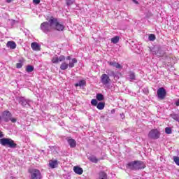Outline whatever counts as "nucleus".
<instances>
[{"label": "nucleus", "mask_w": 179, "mask_h": 179, "mask_svg": "<svg viewBox=\"0 0 179 179\" xmlns=\"http://www.w3.org/2000/svg\"><path fill=\"white\" fill-rule=\"evenodd\" d=\"M0 145H2V146H8V148H10L11 149L17 148V144L15 143V141L8 138H1Z\"/></svg>", "instance_id": "obj_2"}, {"label": "nucleus", "mask_w": 179, "mask_h": 179, "mask_svg": "<svg viewBox=\"0 0 179 179\" xmlns=\"http://www.w3.org/2000/svg\"><path fill=\"white\" fill-rule=\"evenodd\" d=\"M101 82L103 85H108L111 82L110 79V76L108 74H102L101 76Z\"/></svg>", "instance_id": "obj_9"}, {"label": "nucleus", "mask_w": 179, "mask_h": 179, "mask_svg": "<svg viewBox=\"0 0 179 179\" xmlns=\"http://www.w3.org/2000/svg\"><path fill=\"white\" fill-rule=\"evenodd\" d=\"M171 118H173V120H175V121H178V122H179V115L177 114H171Z\"/></svg>", "instance_id": "obj_24"}, {"label": "nucleus", "mask_w": 179, "mask_h": 179, "mask_svg": "<svg viewBox=\"0 0 179 179\" xmlns=\"http://www.w3.org/2000/svg\"><path fill=\"white\" fill-rule=\"evenodd\" d=\"M157 94L158 99H159L160 100H164V99H166L167 92H166V89H164V87H162L157 90Z\"/></svg>", "instance_id": "obj_8"}, {"label": "nucleus", "mask_w": 179, "mask_h": 179, "mask_svg": "<svg viewBox=\"0 0 179 179\" xmlns=\"http://www.w3.org/2000/svg\"><path fill=\"white\" fill-rule=\"evenodd\" d=\"M22 105L24 107V106H27V102L26 101H22Z\"/></svg>", "instance_id": "obj_36"}, {"label": "nucleus", "mask_w": 179, "mask_h": 179, "mask_svg": "<svg viewBox=\"0 0 179 179\" xmlns=\"http://www.w3.org/2000/svg\"><path fill=\"white\" fill-rule=\"evenodd\" d=\"M13 0H6V2H7V3H10V2H13Z\"/></svg>", "instance_id": "obj_38"}, {"label": "nucleus", "mask_w": 179, "mask_h": 179, "mask_svg": "<svg viewBox=\"0 0 179 179\" xmlns=\"http://www.w3.org/2000/svg\"><path fill=\"white\" fill-rule=\"evenodd\" d=\"M1 120H2V117L0 116V121H1Z\"/></svg>", "instance_id": "obj_42"}, {"label": "nucleus", "mask_w": 179, "mask_h": 179, "mask_svg": "<svg viewBox=\"0 0 179 179\" xmlns=\"http://www.w3.org/2000/svg\"><path fill=\"white\" fill-rule=\"evenodd\" d=\"M73 171L76 174H78V176H82V174H83V169L78 166L73 167Z\"/></svg>", "instance_id": "obj_12"}, {"label": "nucleus", "mask_w": 179, "mask_h": 179, "mask_svg": "<svg viewBox=\"0 0 179 179\" xmlns=\"http://www.w3.org/2000/svg\"><path fill=\"white\" fill-rule=\"evenodd\" d=\"M2 118L6 122H8V121H11V122H16V118L12 117V113L9 112V110L3 111L2 113Z\"/></svg>", "instance_id": "obj_6"}, {"label": "nucleus", "mask_w": 179, "mask_h": 179, "mask_svg": "<svg viewBox=\"0 0 179 179\" xmlns=\"http://www.w3.org/2000/svg\"><path fill=\"white\" fill-rule=\"evenodd\" d=\"M148 138L150 139H159L160 138V131L157 129H151L148 133Z\"/></svg>", "instance_id": "obj_7"}, {"label": "nucleus", "mask_w": 179, "mask_h": 179, "mask_svg": "<svg viewBox=\"0 0 179 179\" xmlns=\"http://www.w3.org/2000/svg\"><path fill=\"white\" fill-rule=\"evenodd\" d=\"M127 167L131 170H142V169H145L146 166H145V164L141 161H135L127 164Z\"/></svg>", "instance_id": "obj_1"}, {"label": "nucleus", "mask_w": 179, "mask_h": 179, "mask_svg": "<svg viewBox=\"0 0 179 179\" xmlns=\"http://www.w3.org/2000/svg\"><path fill=\"white\" fill-rule=\"evenodd\" d=\"M26 71L28 73L33 72L34 71V66L28 65L27 66Z\"/></svg>", "instance_id": "obj_23"}, {"label": "nucleus", "mask_w": 179, "mask_h": 179, "mask_svg": "<svg viewBox=\"0 0 179 179\" xmlns=\"http://www.w3.org/2000/svg\"><path fill=\"white\" fill-rule=\"evenodd\" d=\"M6 47H8V48H10V50H15V48H16V43L13 41H8Z\"/></svg>", "instance_id": "obj_13"}, {"label": "nucleus", "mask_w": 179, "mask_h": 179, "mask_svg": "<svg viewBox=\"0 0 179 179\" xmlns=\"http://www.w3.org/2000/svg\"><path fill=\"white\" fill-rule=\"evenodd\" d=\"M66 3L67 6H71V5H73V1L72 0H66Z\"/></svg>", "instance_id": "obj_32"}, {"label": "nucleus", "mask_w": 179, "mask_h": 179, "mask_svg": "<svg viewBox=\"0 0 179 179\" xmlns=\"http://www.w3.org/2000/svg\"><path fill=\"white\" fill-rule=\"evenodd\" d=\"M33 3H35V5H38V3H40V0H33Z\"/></svg>", "instance_id": "obj_34"}, {"label": "nucleus", "mask_w": 179, "mask_h": 179, "mask_svg": "<svg viewBox=\"0 0 179 179\" xmlns=\"http://www.w3.org/2000/svg\"><path fill=\"white\" fill-rule=\"evenodd\" d=\"M121 117H122V119L125 118V115H124V113L120 114Z\"/></svg>", "instance_id": "obj_41"}, {"label": "nucleus", "mask_w": 179, "mask_h": 179, "mask_svg": "<svg viewBox=\"0 0 179 179\" xmlns=\"http://www.w3.org/2000/svg\"><path fill=\"white\" fill-rule=\"evenodd\" d=\"M52 64H58V62H59L58 60V56L53 57L52 59Z\"/></svg>", "instance_id": "obj_27"}, {"label": "nucleus", "mask_w": 179, "mask_h": 179, "mask_svg": "<svg viewBox=\"0 0 179 179\" xmlns=\"http://www.w3.org/2000/svg\"><path fill=\"white\" fill-rule=\"evenodd\" d=\"M110 73L113 76L114 78H117V76L115 75V73H114L113 71H110Z\"/></svg>", "instance_id": "obj_35"}, {"label": "nucleus", "mask_w": 179, "mask_h": 179, "mask_svg": "<svg viewBox=\"0 0 179 179\" xmlns=\"http://www.w3.org/2000/svg\"><path fill=\"white\" fill-rule=\"evenodd\" d=\"M68 143L70 145V148H76V141H75V139H69Z\"/></svg>", "instance_id": "obj_16"}, {"label": "nucleus", "mask_w": 179, "mask_h": 179, "mask_svg": "<svg viewBox=\"0 0 179 179\" xmlns=\"http://www.w3.org/2000/svg\"><path fill=\"white\" fill-rule=\"evenodd\" d=\"M108 64L110 66H113L114 68H116L117 69H122V66L115 61L108 62Z\"/></svg>", "instance_id": "obj_10"}, {"label": "nucleus", "mask_w": 179, "mask_h": 179, "mask_svg": "<svg viewBox=\"0 0 179 179\" xmlns=\"http://www.w3.org/2000/svg\"><path fill=\"white\" fill-rule=\"evenodd\" d=\"M104 107H106V103L104 102H99L96 105V108H98V110H104Z\"/></svg>", "instance_id": "obj_18"}, {"label": "nucleus", "mask_w": 179, "mask_h": 179, "mask_svg": "<svg viewBox=\"0 0 179 179\" xmlns=\"http://www.w3.org/2000/svg\"><path fill=\"white\" fill-rule=\"evenodd\" d=\"M41 29L43 33H50L53 29V25H51V17L48 20V22H44L41 24Z\"/></svg>", "instance_id": "obj_5"}, {"label": "nucleus", "mask_w": 179, "mask_h": 179, "mask_svg": "<svg viewBox=\"0 0 179 179\" xmlns=\"http://www.w3.org/2000/svg\"><path fill=\"white\" fill-rule=\"evenodd\" d=\"M69 64L66 62H62V64L60 65V69L62 71H65L66 69L69 67Z\"/></svg>", "instance_id": "obj_19"}, {"label": "nucleus", "mask_w": 179, "mask_h": 179, "mask_svg": "<svg viewBox=\"0 0 179 179\" xmlns=\"http://www.w3.org/2000/svg\"><path fill=\"white\" fill-rule=\"evenodd\" d=\"M28 173L30 174V179H43L41 171L37 169H29Z\"/></svg>", "instance_id": "obj_4"}, {"label": "nucleus", "mask_w": 179, "mask_h": 179, "mask_svg": "<svg viewBox=\"0 0 179 179\" xmlns=\"http://www.w3.org/2000/svg\"><path fill=\"white\" fill-rule=\"evenodd\" d=\"M148 38L150 41H155L156 40V36H155L153 34H151L149 35Z\"/></svg>", "instance_id": "obj_25"}, {"label": "nucleus", "mask_w": 179, "mask_h": 179, "mask_svg": "<svg viewBox=\"0 0 179 179\" xmlns=\"http://www.w3.org/2000/svg\"><path fill=\"white\" fill-rule=\"evenodd\" d=\"M89 159L90 160V162H92V163H97L99 162V159L97 158H96V157H90L89 158Z\"/></svg>", "instance_id": "obj_26"}, {"label": "nucleus", "mask_w": 179, "mask_h": 179, "mask_svg": "<svg viewBox=\"0 0 179 179\" xmlns=\"http://www.w3.org/2000/svg\"><path fill=\"white\" fill-rule=\"evenodd\" d=\"M59 62H62V61H65V56L61 55L58 57Z\"/></svg>", "instance_id": "obj_33"}, {"label": "nucleus", "mask_w": 179, "mask_h": 179, "mask_svg": "<svg viewBox=\"0 0 179 179\" xmlns=\"http://www.w3.org/2000/svg\"><path fill=\"white\" fill-rule=\"evenodd\" d=\"M49 166L50 169H55L58 167V161L57 160H50L49 162Z\"/></svg>", "instance_id": "obj_14"}, {"label": "nucleus", "mask_w": 179, "mask_h": 179, "mask_svg": "<svg viewBox=\"0 0 179 179\" xmlns=\"http://www.w3.org/2000/svg\"><path fill=\"white\" fill-rule=\"evenodd\" d=\"M129 78L131 79V80H134V79H135V73H134L132 71H130L129 73Z\"/></svg>", "instance_id": "obj_28"}, {"label": "nucleus", "mask_w": 179, "mask_h": 179, "mask_svg": "<svg viewBox=\"0 0 179 179\" xmlns=\"http://www.w3.org/2000/svg\"><path fill=\"white\" fill-rule=\"evenodd\" d=\"M117 1H121V0H117Z\"/></svg>", "instance_id": "obj_43"}, {"label": "nucleus", "mask_w": 179, "mask_h": 179, "mask_svg": "<svg viewBox=\"0 0 179 179\" xmlns=\"http://www.w3.org/2000/svg\"><path fill=\"white\" fill-rule=\"evenodd\" d=\"M165 132L168 135H170L171 134H172L173 131L171 130V127H166L165 128Z\"/></svg>", "instance_id": "obj_29"}, {"label": "nucleus", "mask_w": 179, "mask_h": 179, "mask_svg": "<svg viewBox=\"0 0 179 179\" xmlns=\"http://www.w3.org/2000/svg\"><path fill=\"white\" fill-rule=\"evenodd\" d=\"M173 162H175V163H176V164H177V166H179V157L174 156Z\"/></svg>", "instance_id": "obj_30"}, {"label": "nucleus", "mask_w": 179, "mask_h": 179, "mask_svg": "<svg viewBox=\"0 0 179 179\" xmlns=\"http://www.w3.org/2000/svg\"><path fill=\"white\" fill-rule=\"evenodd\" d=\"M50 23L51 26H53V30H57V31H62L64 29H65V27L64 24L59 23L58 22V19L54 17H50Z\"/></svg>", "instance_id": "obj_3"}, {"label": "nucleus", "mask_w": 179, "mask_h": 179, "mask_svg": "<svg viewBox=\"0 0 179 179\" xmlns=\"http://www.w3.org/2000/svg\"><path fill=\"white\" fill-rule=\"evenodd\" d=\"M92 106H94V107H96L97 106V100L96 99H92L91 101Z\"/></svg>", "instance_id": "obj_31"}, {"label": "nucleus", "mask_w": 179, "mask_h": 179, "mask_svg": "<svg viewBox=\"0 0 179 179\" xmlns=\"http://www.w3.org/2000/svg\"><path fill=\"white\" fill-rule=\"evenodd\" d=\"M96 100H98V101H103V100H104V95H103V94H97Z\"/></svg>", "instance_id": "obj_20"}, {"label": "nucleus", "mask_w": 179, "mask_h": 179, "mask_svg": "<svg viewBox=\"0 0 179 179\" xmlns=\"http://www.w3.org/2000/svg\"><path fill=\"white\" fill-rule=\"evenodd\" d=\"M31 48L33 51H40L41 50V46L37 43V42H33L31 44Z\"/></svg>", "instance_id": "obj_11"}, {"label": "nucleus", "mask_w": 179, "mask_h": 179, "mask_svg": "<svg viewBox=\"0 0 179 179\" xmlns=\"http://www.w3.org/2000/svg\"><path fill=\"white\" fill-rule=\"evenodd\" d=\"M76 87H78L80 86V87H82V86H86V80H81L78 83L75 84Z\"/></svg>", "instance_id": "obj_17"}, {"label": "nucleus", "mask_w": 179, "mask_h": 179, "mask_svg": "<svg viewBox=\"0 0 179 179\" xmlns=\"http://www.w3.org/2000/svg\"><path fill=\"white\" fill-rule=\"evenodd\" d=\"M0 138H3V134L0 131Z\"/></svg>", "instance_id": "obj_39"}, {"label": "nucleus", "mask_w": 179, "mask_h": 179, "mask_svg": "<svg viewBox=\"0 0 179 179\" xmlns=\"http://www.w3.org/2000/svg\"><path fill=\"white\" fill-rule=\"evenodd\" d=\"M176 106H177V107H179V99H178V101L176 102Z\"/></svg>", "instance_id": "obj_37"}, {"label": "nucleus", "mask_w": 179, "mask_h": 179, "mask_svg": "<svg viewBox=\"0 0 179 179\" xmlns=\"http://www.w3.org/2000/svg\"><path fill=\"white\" fill-rule=\"evenodd\" d=\"M23 62H24V60H19V63L16 64V68L20 69L23 66Z\"/></svg>", "instance_id": "obj_22"}, {"label": "nucleus", "mask_w": 179, "mask_h": 179, "mask_svg": "<svg viewBox=\"0 0 179 179\" xmlns=\"http://www.w3.org/2000/svg\"><path fill=\"white\" fill-rule=\"evenodd\" d=\"M120 41V36H115L111 38V43H113V44H117Z\"/></svg>", "instance_id": "obj_21"}, {"label": "nucleus", "mask_w": 179, "mask_h": 179, "mask_svg": "<svg viewBox=\"0 0 179 179\" xmlns=\"http://www.w3.org/2000/svg\"><path fill=\"white\" fill-rule=\"evenodd\" d=\"M66 59L67 61H71V56H67Z\"/></svg>", "instance_id": "obj_40"}, {"label": "nucleus", "mask_w": 179, "mask_h": 179, "mask_svg": "<svg viewBox=\"0 0 179 179\" xmlns=\"http://www.w3.org/2000/svg\"><path fill=\"white\" fill-rule=\"evenodd\" d=\"M75 64H78V59H76V58H73L68 65L69 68H75Z\"/></svg>", "instance_id": "obj_15"}]
</instances>
